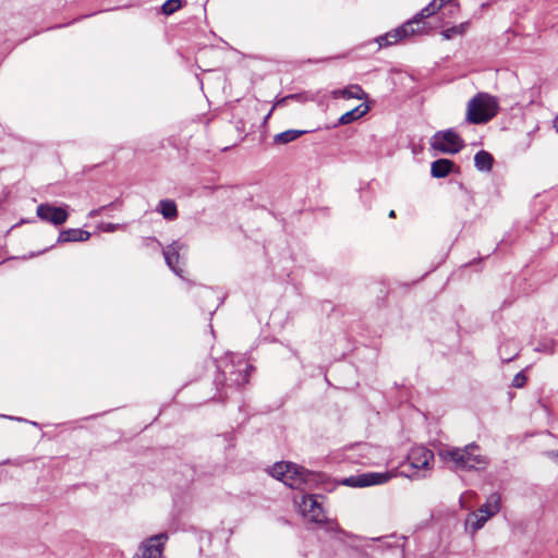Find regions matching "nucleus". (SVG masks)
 I'll return each mask as SVG.
<instances>
[{
	"label": "nucleus",
	"mask_w": 558,
	"mask_h": 558,
	"mask_svg": "<svg viewBox=\"0 0 558 558\" xmlns=\"http://www.w3.org/2000/svg\"><path fill=\"white\" fill-rule=\"evenodd\" d=\"M437 454L444 463L456 471L480 470L488 464V458L481 453V448L475 442L462 448L446 446L439 449Z\"/></svg>",
	"instance_id": "obj_1"
},
{
	"label": "nucleus",
	"mask_w": 558,
	"mask_h": 558,
	"mask_svg": "<svg viewBox=\"0 0 558 558\" xmlns=\"http://www.w3.org/2000/svg\"><path fill=\"white\" fill-rule=\"evenodd\" d=\"M498 99L487 93H477L466 105L465 119L472 124H484L497 116Z\"/></svg>",
	"instance_id": "obj_2"
},
{
	"label": "nucleus",
	"mask_w": 558,
	"mask_h": 558,
	"mask_svg": "<svg viewBox=\"0 0 558 558\" xmlns=\"http://www.w3.org/2000/svg\"><path fill=\"white\" fill-rule=\"evenodd\" d=\"M269 473L287 486L301 490L315 476L304 468L291 462H277L271 466Z\"/></svg>",
	"instance_id": "obj_3"
},
{
	"label": "nucleus",
	"mask_w": 558,
	"mask_h": 558,
	"mask_svg": "<svg viewBox=\"0 0 558 558\" xmlns=\"http://www.w3.org/2000/svg\"><path fill=\"white\" fill-rule=\"evenodd\" d=\"M428 29L429 27H427L423 19L416 14L412 20L405 22L396 29L377 37L376 41L379 47H387L413 35L427 34Z\"/></svg>",
	"instance_id": "obj_4"
},
{
	"label": "nucleus",
	"mask_w": 558,
	"mask_h": 558,
	"mask_svg": "<svg viewBox=\"0 0 558 558\" xmlns=\"http://www.w3.org/2000/svg\"><path fill=\"white\" fill-rule=\"evenodd\" d=\"M501 496L498 493L490 494L485 504H483L476 511L470 513L465 520V527L471 533L481 530L484 524L495 514L500 511Z\"/></svg>",
	"instance_id": "obj_5"
},
{
	"label": "nucleus",
	"mask_w": 558,
	"mask_h": 558,
	"mask_svg": "<svg viewBox=\"0 0 558 558\" xmlns=\"http://www.w3.org/2000/svg\"><path fill=\"white\" fill-rule=\"evenodd\" d=\"M430 146L444 154H457L464 147L462 138L451 129L437 132L430 140Z\"/></svg>",
	"instance_id": "obj_6"
},
{
	"label": "nucleus",
	"mask_w": 558,
	"mask_h": 558,
	"mask_svg": "<svg viewBox=\"0 0 558 558\" xmlns=\"http://www.w3.org/2000/svg\"><path fill=\"white\" fill-rule=\"evenodd\" d=\"M434 459V453L432 450L417 446L413 447L407 457V463L403 464V468H411L413 470L412 473H405L403 470L401 473L408 477L414 476L418 471L429 469V465Z\"/></svg>",
	"instance_id": "obj_7"
},
{
	"label": "nucleus",
	"mask_w": 558,
	"mask_h": 558,
	"mask_svg": "<svg viewBox=\"0 0 558 558\" xmlns=\"http://www.w3.org/2000/svg\"><path fill=\"white\" fill-rule=\"evenodd\" d=\"M320 499H324L323 495H304L300 505L303 515L317 524L327 522Z\"/></svg>",
	"instance_id": "obj_8"
},
{
	"label": "nucleus",
	"mask_w": 558,
	"mask_h": 558,
	"mask_svg": "<svg viewBox=\"0 0 558 558\" xmlns=\"http://www.w3.org/2000/svg\"><path fill=\"white\" fill-rule=\"evenodd\" d=\"M68 207V205H64L63 207H56L51 204L44 203L37 206L36 215L43 221L54 226H61L69 218V213L66 210Z\"/></svg>",
	"instance_id": "obj_9"
},
{
	"label": "nucleus",
	"mask_w": 558,
	"mask_h": 558,
	"mask_svg": "<svg viewBox=\"0 0 558 558\" xmlns=\"http://www.w3.org/2000/svg\"><path fill=\"white\" fill-rule=\"evenodd\" d=\"M392 477L391 473H363L359 475H353L343 481V484L350 487H367L372 485H378L386 483L389 478Z\"/></svg>",
	"instance_id": "obj_10"
},
{
	"label": "nucleus",
	"mask_w": 558,
	"mask_h": 558,
	"mask_svg": "<svg viewBox=\"0 0 558 558\" xmlns=\"http://www.w3.org/2000/svg\"><path fill=\"white\" fill-rule=\"evenodd\" d=\"M226 380L228 386L240 387L248 383L250 371L253 368L246 361L240 360L236 364L230 365Z\"/></svg>",
	"instance_id": "obj_11"
},
{
	"label": "nucleus",
	"mask_w": 558,
	"mask_h": 558,
	"mask_svg": "<svg viewBox=\"0 0 558 558\" xmlns=\"http://www.w3.org/2000/svg\"><path fill=\"white\" fill-rule=\"evenodd\" d=\"M167 539L168 535L160 533L144 541L141 545L143 558H161Z\"/></svg>",
	"instance_id": "obj_12"
},
{
	"label": "nucleus",
	"mask_w": 558,
	"mask_h": 558,
	"mask_svg": "<svg viewBox=\"0 0 558 558\" xmlns=\"http://www.w3.org/2000/svg\"><path fill=\"white\" fill-rule=\"evenodd\" d=\"M184 246L185 245L183 243L174 241L163 250L166 264L175 275L180 277L182 276L183 270L178 266L180 259L179 252L183 250Z\"/></svg>",
	"instance_id": "obj_13"
},
{
	"label": "nucleus",
	"mask_w": 558,
	"mask_h": 558,
	"mask_svg": "<svg viewBox=\"0 0 558 558\" xmlns=\"http://www.w3.org/2000/svg\"><path fill=\"white\" fill-rule=\"evenodd\" d=\"M90 238V233L83 229L62 230L58 236V243L85 242Z\"/></svg>",
	"instance_id": "obj_14"
},
{
	"label": "nucleus",
	"mask_w": 558,
	"mask_h": 558,
	"mask_svg": "<svg viewBox=\"0 0 558 558\" xmlns=\"http://www.w3.org/2000/svg\"><path fill=\"white\" fill-rule=\"evenodd\" d=\"M453 167V161L449 159H437L432 162L430 174L437 179L446 178L452 171Z\"/></svg>",
	"instance_id": "obj_15"
},
{
	"label": "nucleus",
	"mask_w": 558,
	"mask_h": 558,
	"mask_svg": "<svg viewBox=\"0 0 558 558\" xmlns=\"http://www.w3.org/2000/svg\"><path fill=\"white\" fill-rule=\"evenodd\" d=\"M494 158L486 150H480L474 156V166L478 171L488 172L492 170Z\"/></svg>",
	"instance_id": "obj_16"
},
{
	"label": "nucleus",
	"mask_w": 558,
	"mask_h": 558,
	"mask_svg": "<svg viewBox=\"0 0 558 558\" xmlns=\"http://www.w3.org/2000/svg\"><path fill=\"white\" fill-rule=\"evenodd\" d=\"M306 131L301 130H287L274 136V143L279 145H284L298 140L300 136L305 134Z\"/></svg>",
	"instance_id": "obj_17"
},
{
	"label": "nucleus",
	"mask_w": 558,
	"mask_h": 558,
	"mask_svg": "<svg viewBox=\"0 0 558 558\" xmlns=\"http://www.w3.org/2000/svg\"><path fill=\"white\" fill-rule=\"evenodd\" d=\"M368 110V107L365 106V105H360L357 107H355L354 109L343 113L340 118H339V121L338 123L339 124H349L351 122H353L354 120L361 118L362 116H364Z\"/></svg>",
	"instance_id": "obj_18"
},
{
	"label": "nucleus",
	"mask_w": 558,
	"mask_h": 558,
	"mask_svg": "<svg viewBox=\"0 0 558 558\" xmlns=\"http://www.w3.org/2000/svg\"><path fill=\"white\" fill-rule=\"evenodd\" d=\"M338 95L345 99H363L365 97V93L360 85H350L347 88L337 90L335 96L337 97Z\"/></svg>",
	"instance_id": "obj_19"
},
{
	"label": "nucleus",
	"mask_w": 558,
	"mask_h": 558,
	"mask_svg": "<svg viewBox=\"0 0 558 558\" xmlns=\"http://www.w3.org/2000/svg\"><path fill=\"white\" fill-rule=\"evenodd\" d=\"M158 209L166 219L173 220L178 216L177 205L173 201H160L158 204Z\"/></svg>",
	"instance_id": "obj_20"
},
{
	"label": "nucleus",
	"mask_w": 558,
	"mask_h": 558,
	"mask_svg": "<svg viewBox=\"0 0 558 558\" xmlns=\"http://www.w3.org/2000/svg\"><path fill=\"white\" fill-rule=\"evenodd\" d=\"M391 537L392 536H384L378 538L377 541L383 544L380 547L389 549L391 555H393L396 558H402L403 553L401 546L399 544H392L391 542H389Z\"/></svg>",
	"instance_id": "obj_21"
},
{
	"label": "nucleus",
	"mask_w": 558,
	"mask_h": 558,
	"mask_svg": "<svg viewBox=\"0 0 558 558\" xmlns=\"http://www.w3.org/2000/svg\"><path fill=\"white\" fill-rule=\"evenodd\" d=\"M468 23H461L460 25L452 26L441 32V35L445 39H452L457 35H462L465 32Z\"/></svg>",
	"instance_id": "obj_22"
},
{
	"label": "nucleus",
	"mask_w": 558,
	"mask_h": 558,
	"mask_svg": "<svg viewBox=\"0 0 558 558\" xmlns=\"http://www.w3.org/2000/svg\"><path fill=\"white\" fill-rule=\"evenodd\" d=\"M181 7V1L180 0H167L163 4H162V12L167 15L169 14H172L174 13L175 11H178Z\"/></svg>",
	"instance_id": "obj_23"
},
{
	"label": "nucleus",
	"mask_w": 558,
	"mask_h": 558,
	"mask_svg": "<svg viewBox=\"0 0 558 558\" xmlns=\"http://www.w3.org/2000/svg\"><path fill=\"white\" fill-rule=\"evenodd\" d=\"M123 226L122 225H119V223H111V222H101L99 226H98V229L102 232H108V233H111V232H116L120 229H122Z\"/></svg>",
	"instance_id": "obj_24"
},
{
	"label": "nucleus",
	"mask_w": 558,
	"mask_h": 558,
	"mask_svg": "<svg viewBox=\"0 0 558 558\" xmlns=\"http://www.w3.org/2000/svg\"><path fill=\"white\" fill-rule=\"evenodd\" d=\"M526 383V376L523 372H519L512 379V387L522 388Z\"/></svg>",
	"instance_id": "obj_25"
},
{
	"label": "nucleus",
	"mask_w": 558,
	"mask_h": 558,
	"mask_svg": "<svg viewBox=\"0 0 558 558\" xmlns=\"http://www.w3.org/2000/svg\"><path fill=\"white\" fill-rule=\"evenodd\" d=\"M116 205V202H112L110 203L109 205H106V206H101L99 208H96V209H92L89 213H88V217L89 218H95L97 216H99L105 209L109 208V207H113Z\"/></svg>",
	"instance_id": "obj_26"
},
{
	"label": "nucleus",
	"mask_w": 558,
	"mask_h": 558,
	"mask_svg": "<svg viewBox=\"0 0 558 558\" xmlns=\"http://www.w3.org/2000/svg\"><path fill=\"white\" fill-rule=\"evenodd\" d=\"M536 351H539V352H547L549 354H553L554 353V345L553 344H539L537 348H536Z\"/></svg>",
	"instance_id": "obj_27"
},
{
	"label": "nucleus",
	"mask_w": 558,
	"mask_h": 558,
	"mask_svg": "<svg viewBox=\"0 0 558 558\" xmlns=\"http://www.w3.org/2000/svg\"><path fill=\"white\" fill-rule=\"evenodd\" d=\"M550 456L558 463V451L557 452H550Z\"/></svg>",
	"instance_id": "obj_28"
},
{
	"label": "nucleus",
	"mask_w": 558,
	"mask_h": 558,
	"mask_svg": "<svg viewBox=\"0 0 558 558\" xmlns=\"http://www.w3.org/2000/svg\"><path fill=\"white\" fill-rule=\"evenodd\" d=\"M554 123H555V128H556V130L558 132V117L555 119Z\"/></svg>",
	"instance_id": "obj_29"
},
{
	"label": "nucleus",
	"mask_w": 558,
	"mask_h": 558,
	"mask_svg": "<svg viewBox=\"0 0 558 558\" xmlns=\"http://www.w3.org/2000/svg\"><path fill=\"white\" fill-rule=\"evenodd\" d=\"M389 217H390V218L396 217V213H395V210H390V213H389Z\"/></svg>",
	"instance_id": "obj_30"
},
{
	"label": "nucleus",
	"mask_w": 558,
	"mask_h": 558,
	"mask_svg": "<svg viewBox=\"0 0 558 558\" xmlns=\"http://www.w3.org/2000/svg\"><path fill=\"white\" fill-rule=\"evenodd\" d=\"M149 241L156 242L157 245H160V242H158L156 239H148Z\"/></svg>",
	"instance_id": "obj_31"
}]
</instances>
